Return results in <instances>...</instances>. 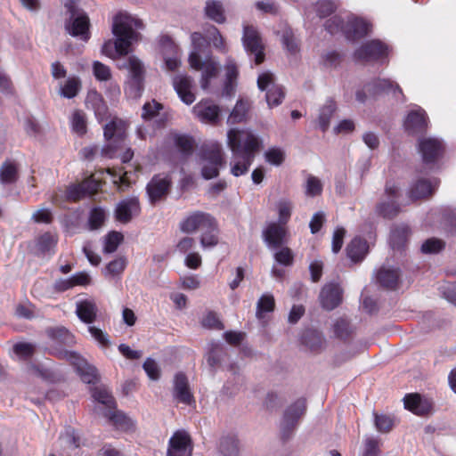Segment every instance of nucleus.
Listing matches in <instances>:
<instances>
[{
    "label": "nucleus",
    "mask_w": 456,
    "mask_h": 456,
    "mask_svg": "<svg viewBox=\"0 0 456 456\" xmlns=\"http://www.w3.org/2000/svg\"><path fill=\"white\" fill-rule=\"evenodd\" d=\"M336 105L332 100H328L320 109L318 116V124L320 128L324 132L328 129L330 118L335 112Z\"/></svg>",
    "instance_id": "42"
},
{
    "label": "nucleus",
    "mask_w": 456,
    "mask_h": 456,
    "mask_svg": "<svg viewBox=\"0 0 456 456\" xmlns=\"http://www.w3.org/2000/svg\"><path fill=\"white\" fill-rule=\"evenodd\" d=\"M399 188L392 182L387 183L385 194L387 198V201L383 200L377 207V211L379 215L384 217H393L399 211V206L396 201Z\"/></svg>",
    "instance_id": "13"
},
{
    "label": "nucleus",
    "mask_w": 456,
    "mask_h": 456,
    "mask_svg": "<svg viewBox=\"0 0 456 456\" xmlns=\"http://www.w3.org/2000/svg\"><path fill=\"white\" fill-rule=\"evenodd\" d=\"M192 111L201 122L215 124L218 120L220 108L210 100H201L192 108Z\"/></svg>",
    "instance_id": "15"
},
{
    "label": "nucleus",
    "mask_w": 456,
    "mask_h": 456,
    "mask_svg": "<svg viewBox=\"0 0 456 456\" xmlns=\"http://www.w3.org/2000/svg\"><path fill=\"white\" fill-rule=\"evenodd\" d=\"M128 71V78L126 82L125 93L129 98L141 97L143 91L145 68L142 61L135 55H130L125 63L120 66Z\"/></svg>",
    "instance_id": "4"
},
{
    "label": "nucleus",
    "mask_w": 456,
    "mask_h": 456,
    "mask_svg": "<svg viewBox=\"0 0 456 456\" xmlns=\"http://www.w3.org/2000/svg\"><path fill=\"white\" fill-rule=\"evenodd\" d=\"M265 160L271 165L280 166L285 159V152L281 148H270L265 153Z\"/></svg>",
    "instance_id": "57"
},
{
    "label": "nucleus",
    "mask_w": 456,
    "mask_h": 456,
    "mask_svg": "<svg viewBox=\"0 0 456 456\" xmlns=\"http://www.w3.org/2000/svg\"><path fill=\"white\" fill-rule=\"evenodd\" d=\"M106 211L100 207L91 209L88 224L91 230H96L102 227L106 220Z\"/></svg>",
    "instance_id": "52"
},
{
    "label": "nucleus",
    "mask_w": 456,
    "mask_h": 456,
    "mask_svg": "<svg viewBox=\"0 0 456 456\" xmlns=\"http://www.w3.org/2000/svg\"><path fill=\"white\" fill-rule=\"evenodd\" d=\"M205 13L210 20L223 23L225 20L223 4L219 1H208L205 6Z\"/></svg>",
    "instance_id": "41"
},
{
    "label": "nucleus",
    "mask_w": 456,
    "mask_h": 456,
    "mask_svg": "<svg viewBox=\"0 0 456 456\" xmlns=\"http://www.w3.org/2000/svg\"><path fill=\"white\" fill-rule=\"evenodd\" d=\"M322 191L321 180L314 175H309L305 183V194L310 197L320 195Z\"/></svg>",
    "instance_id": "59"
},
{
    "label": "nucleus",
    "mask_w": 456,
    "mask_h": 456,
    "mask_svg": "<svg viewBox=\"0 0 456 456\" xmlns=\"http://www.w3.org/2000/svg\"><path fill=\"white\" fill-rule=\"evenodd\" d=\"M379 284L387 289H395L399 280V271L383 266L377 274Z\"/></svg>",
    "instance_id": "37"
},
{
    "label": "nucleus",
    "mask_w": 456,
    "mask_h": 456,
    "mask_svg": "<svg viewBox=\"0 0 456 456\" xmlns=\"http://www.w3.org/2000/svg\"><path fill=\"white\" fill-rule=\"evenodd\" d=\"M254 158L248 156H239L234 158L233 163L231 164V173L234 176H240L246 174L253 162Z\"/></svg>",
    "instance_id": "47"
},
{
    "label": "nucleus",
    "mask_w": 456,
    "mask_h": 456,
    "mask_svg": "<svg viewBox=\"0 0 456 456\" xmlns=\"http://www.w3.org/2000/svg\"><path fill=\"white\" fill-rule=\"evenodd\" d=\"M93 71L95 78L99 81H109L112 77L110 67L98 61H94Z\"/></svg>",
    "instance_id": "58"
},
{
    "label": "nucleus",
    "mask_w": 456,
    "mask_h": 456,
    "mask_svg": "<svg viewBox=\"0 0 456 456\" xmlns=\"http://www.w3.org/2000/svg\"><path fill=\"white\" fill-rule=\"evenodd\" d=\"M224 164L222 145L215 142L206 145L201 151V175L208 180L216 177L219 168Z\"/></svg>",
    "instance_id": "6"
},
{
    "label": "nucleus",
    "mask_w": 456,
    "mask_h": 456,
    "mask_svg": "<svg viewBox=\"0 0 456 456\" xmlns=\"http://www.w3.org/2000/svg\"><path fill=\"white\" fill-rule=\"evenodd\" d=\"M282 44L287 51L295 54L299 50V43L290 28H285L281 36Z\"/></svg>",
    "instance_id": "54"
},
{
    "label": "nucleus",
    "mask_w": 456,
    "mask_h": 456,
    "mask_svg": "<svg viewBox=\"0 0 456 456\" xmlns=\"http://www.w3.org/2000/svg\"><path fill=\"white\" fill-rule=\"evenodd\" d=\"M284 224L271 223L263 232L264 240L269 247L277 248L281 246L286 235Z\"/></svg>",
    "instance_id": "25"
},
{
    "label": "nucleus",
    "mask_w": 456,
    "mask_h": 456,
    "mask_svg": "<svg viewBox=\"0 0 456 456\" xmlns=\"http://www.w3.org/2000/svg\"><path fill=\"white\" fill-rule=\"evenodd\" d=\"M217 226L216 220L214 221V227L207 228L202 231L200 235V245L203 248H210L217 245L218 243V236H217Z\"/></svg>",
    "instance_id": "48"
},
{
    "label": "nucleus",
    "mask_w": 456,
    "mask_h": 456,
    "mask_svg": "<svg viewBox=\"0 0 456 456\" xmlns=\"http://www.w3.org/2000/svg\"><path fill=\"white\" fill-rule=\"evenodd\" d=\"M192 450L190 435L184 430H178L169 439L167 456H191Z\"/></svg>",
    "instance_id": "10"
},
{
    "label": "nucleus",
    "mask_w": 456,
    "mask_h": 456,
    "mask_svg": "<svg viewBox=\"0 0 456 456\" xmlns=\"http://www.w3.org/2000/svg\"><path fill=\"white\" fill-rule=\"evenodd\" d=\"M174 395L176 400L184 404H191L193 402V395L191 392L186 376L177 373L174 379Z\"/></svg>",
    "instance_id": "24"
},
{
    "label": "nucleus",
    "mask_w": 456,
    "mask_h": 456,
    "mask_svg": "<svg viewBox=\"0 0 456 456\" xmlns=\"http://www.w3.org/2000/svg\"><path fill=\"white\" fill-rule=\"evenodd\" d=\"M380 441L374 437H367L364 440L363 456H379Z\"/></svg>",
    "instance_id": "64"
},
{
    "label": "nucleus",
    "mask_w": 456,
    "mask_h": 456,
    "mask_svg": "<svg viewBox=\"0 0 456 456\" xmlns=\"http://www.w3.org/2000/svg\"><path fill=\"white\" fill-rule=\"evenodd\" d=\"M93 397L95 401L107 406L110 410L113 406V398L106 388L95 387L93 391Z\"/></svg>",
    "instance_id": "60"
},
{
    "label": "nucleus",
    "mask_w": 456,
    "mask_h": 456,
    "mask_svg": "<svg viewBox=\"0 0 456 456\" xmlns=\"http://www.w3.org/2000/svg\"><path fill=\"white\" fill-rule=\"evenodd\" d=\"M302 343L312 352H320L325 345L322 334L316 330H305L302 336Z\"/></svg>",
    "instance_id": "38"
},
{
    "label": "nucleus",
    "mask_w": 456,
    "mask_h": 456,
    "mask_svg": "<svg viewBox=\"0 0 456 456\" xmlns=\"http://www.w3.org/2000/svg\"><path fill=\"white\" fill-rule=\"evenodd\" d=\"M320 301L323 308L332 310L342 301V289L338 283L326 284L321 293Z\"/></svg>",
    "instance_id": "19"
},
{
    "label": "nucleus",
    "mask_w": 456,
    "mask_h": 456,
    "mask_svg": "<svg viewBox=\"0 0 456 456\" xmlns=\"http://www.w3.org/2000/svg\"><path fill=\"white\" fill-rule=\"evenodd\" d=\"M170 187V179L160 175H155L147 185V193L153 203L165 197Z\"/></svg>",
    "instance_id": "21"
},
{
    "label": "nucleus",
    "mask_w": 456,
    "mask_h": 456,
    "mask_svg": "<svg viewBox=\"0 0 456 456\" xmlns=\"http://www.w3.org/2000/svg\"><path fill=\"white\" fill-rule=\"evenodd\" d=\"M341 29L350 40L359 39L368 35L371 29V25L366 20L359 18H349Z\"/></svg>",
    "instance_id": "20"
},
{
    "label": "nucleus",
    "mask_w": 456,
    "mask_h": 456,
    "mask_svg": "<svg viewBox=\"0 0 456 456\" xmlns=\"http://www.w3.org/2000/svg\"><path fill=\"white\" fill-rule=\"evenodd\" d=\"M219 450L224 456H238L239 441L235 436H226L220 440Z\"/></svg>",
    "instance_id": "40"
},
{
    "label": "nucleus",
    "mask_w": 456,
    "mask_h": 456,
    "mask_svg": "<svg viewBox=\"0 0 456 456\" xmlns=\"http://www.w3.org/2000/svg\"><path fill=\"white\" fill-rule=\"evenodd\" d=\"M366 90L368 92H372V94H377L379 93H387L392 94L394 96H396V94H399L403 98V94L402 89L398 86L397 83L390 80V79H378L374 81L372 84H369L366 86Z\"/></svg>",
    "instance_id": "30"
},
{
    "label": "nucleus",
    "mask_w": 456,
    "mask_h": 456,
    "mask_svg": "<svg viewBox=\"0 0 456 456\" xmlns=\"http://www.w3.org/2000/svg\"><path fill=\"white\" fill-rule=\"evenodd\" d=\"M173 86L183 102L191 105L195 101L193 80L189 76L180 74L174 77Z\"/></svg>",
    "instance_id": "14"
},
{
    "label": "nucleus",
    "mask_w": 456,
    "mask_h": 456,
    "mask_svg": "<svg viewBox=\"0 0 456 456\" xmlns=\"http://www.w3.org/2000/svg\"><path fill=\"white\" fill-rule=\"evenodd\" d=\"M227 144L233 154V158L248 156L255 158L261 149L260 138L249 129L232 128L227 133Z\"/></svg>",
    "instance_id": "2"
},
{
    "label": "nucleus",
    "mask_w": 456,
    "mask_h": 456,
    "mask_svg": "<svg viewBox=\"0 0 456 456\" xmlns=\"http://www.w3.org/2000/svg\"><path fill=\"white\" fill-rule=\"evenodd\" d=\"M126 258L118 256L106 265L103 270V274L107 278L119 276L126 269Z\"/></svg>",
    "instance_id": "45"
},
{
    "label": "nucleus",
    "mask_w": 456,
    "mask_h": 456,
    "mask_svg": "<svg viewBox=\"0 0 456 456\" xmlns=\"http://www.w3.org/2000/svg\"><path fill=\"white\" fill-rule=\"evenodd\" d=\"M410 234V229L405 224L395 227L390 235V242L394 248H400L407 240Z\"/></svg>",
    "instance_id": "44"
},
{
    "label": "nucleus",
    "mask_w": 456,
    "mask_h": 456,
    "mask_svg": "<svg viewBox=\"0 0 456 456\" xmlns=\"http://www.w3.org/2000/svg\"><path fill=\"white\" fill-rule=\"evenodd\" d=\"M111 423L120 430H130L134 428V421L121 411H114L110 414Z\"/></svg>",
    "instance_id": "49"
},
{
    "label": "nucleus",
    "mask_w": 456,
    "mask_h": 456,
    "mask_svg": "<svg viewBox=\"0 0 456 456\" xmlns=\"http://www.w3.org/2000/svg\"><path fill=\"white\" fill-rule=\"evenodd\" d=\"M80 89V81L77 78H69L61 88V94L66 98L75 97Z\"/></svg>",
    "instance_id": "62"
},
{
    "label": "nucleus",
    "mask_w": 456,
    "mask_h": 456,
    "mask_svg": "<svg viewBox=\"0 0 456 456\" xmlns=\"http://www.w3.org/2000/svg\"><path fill=\"white\" fill-rule=\"evenodd\" d=\"M49 335L57 342L70 346L75 343L74 336L65 328L61 327L49 331Z\"/></svg>",
    "instance_id": "56"
},
{
    "label": "nucleus",
    "mask_w": 456,
    "mask_h": 456,
    "mask_svg": "<svg viewBox=\"0 0 456 456\" xmlns=\"http://www.w3.org/2000/svg\"><path fill=\"white\" fill-rule=\"evenodd\" d=\"M249 108L248 101L239 100L228 118V123L236 124L245 120Z\"/></svg>",
    "instance_id": "43"
},
{
    "label": "nucleus",
    "mask_w": 456,
    "mask_h": 456,
    "mask_svg": "<svg viewBox=\"0 0 456 456\" xmlns=\"http://www.w3.org/2000/svg\"><path fill=\"white\" fill-rule=\"evenodd\" d=\"M419 152L426 164L435 162L444 151L443 143L436 138H425L419 142Z\"/></svg>",
    "instance_id": "18"
},
{
    "label": "nucleus",
    "mask_w": 456,
    "mask_h": 456,
    "mask_svg": "<svg viewBox=\"0 0 456 456\" xmlns=\"http://www.w3.org/2000/svg\"><path fill=\"white\" fill-rule=\"evenodd\" d=\"M19 178V167L14 161H5L0 167V183L3 185L12 184Z\"/></svg>",
    "instance_id": "36"
},
{
    "label": "nucleus",
    "mask_w": 456,
    "mask_h": 456,
    "mask_svg": "<svg viewBox=\"0 0 456 456\" xmlns=\"http://www.w3.org/2000/svg\"><path fill=\"white\" fill-rule=\"evenodd\" d=\"M374 415V423L377 430L380 433H388L392 430L395 422L394 419L391 416L385 414H378L376 412Z\"/></svg>",
    "instance_id": "55"
},
{
    "label": "nucleus",
    "mask_w": 456,
    "mask_h": 456,
    "mask_svg": "<svg viewBox=\"0 0 456 456\" xmlns=\"http://www.w3.org/2000/svg\"><path fill=\"white\" fill-rule=\"evenodd\" d=\"M257 86L261 91H266L265 99L270 108L282 102L285 94L281 86L275 83L273 73L269 71L261 73L257 78Z\"/></svg>",
    "instance_id": "7"
},
{
    "label": "nucleus",
    "mask_w": 456,
    "mask_h": 456,
    "mask_svg": "<svg viewBox=\"0 0 456 456\" xmlns=\"http://www.w3.org/2000/svg\"><path fill=\"white\" fill-rule=\"evenodd\" d=\"M141 211L140 203L136 197H129L121 200L116 208L115 215L118 221L126 224L138 216Z\"/></svg>",
    "instance_id": "16"
},
{
    "label": "nucleus",
    "mask_w": 456,
    "mask_h": 456,
    "mask_svg": "<svg viewBox=\"0 0 456 456\" xmlns=\"http://www.w3.org/2000/svg\"><path fill=\"white\" fill-rule=\"evenodd\" d=\"M59 444L63 451V456H69L72 452L79 447V437L73 428H68L60 436Z\"/></svg>",
    "instance_id": "34"
},
{
    "label": "nucleus",
    "mask_w": 456,
    "mask_h": 456,
    "mask_svg": "<svg viewBox=\"0 0 456 456\" xmlns=\"http://www.w3.org/2000/svg\"><path fill=\"white\" fill-rule=\"evenodd\" d=\"M163 54L166 69L167 70L174 71L180 66L181 61L178 48L169 38H166L163 41Z\"/></svg>",
    "instance_id": "28"
},
{
    "label": "nucleus",
    "mask_w": 456,
    "mask_h": 456,
    "mask_svg": "<svg viewBox=\"0 0 456 456\" xmlns=\"http://www.w3.org/2000/svg\"><path fill=\"white\" fill-rule=\"evenodd\" d=\"M72 131L79 135L86 133V114L81 110H75L70 118Z\"/></svg>",
    "instance_id": "50"
},
{
    "label": "nucleus",
    "mask_w": 456,
    "mask_h": 456,
    "mask_svg": "<svg viewBox=\"0 0 456 456\" xmlns=\"http://www.w3.org/2000/svg\"><path fill=\"white\" fill-rule=\"evenodd\" d=\"M225 82L223 89V96H232L236 87V80L239 74L238 67L232 59H227L225 66Z\"/></svg>",
    "instance_id": "29"
},
{
    "label": "nucleus",
    "mask_w": 456,
    "mask_h": 456,
    "mask_svg": "<svg viewBox=\"0 0 456 456\" xmlns=\"http://www.w3.org/2000/svg\"><path fill=\"white\" fill-rule=\"evenodd\" d=\"M56 244V235L51 232H45L35 240L33 249L37 255H53Z\"/></svg>",
    "instance_id": "31"
},
{
    "label": "nucleus",
    "mask_w": 456,
    "mask_h": 456,
    "mask_svg": "<svg viewBox=\"0 0 456 456\" xmlns=\"http://www.w3.org/2000/svg\"><path fill=\"white\" fill-rule=\"evenodd\" d=\"M387 50V46L382 42L372 40L358 48L354 53V56L357 60L372 61L385 56Z\"/></svg>",
    "instance_id": "17"
},
{
    "label": "nucleus",
    "mask_w": 456,
    "mask_h": 456,
    "mask_svg": "<svg viewBox=\"0 0 456 456\" xmlns=\"http://www.w3.org/2000/svg\"><path fill=\"white\" fill-rule=\"evenodd\" d=\"M428 126L426 113L423 110L411 111L404 122L405 129L411 134L422 132Z\"/></svg>",
    "instance_id": "26"
},
{
    "label": "nucleus",
    "mask_w": 456,
    "mask_h": 456,
    "mask_svg": "<svg viewBox=\"0 0 456 456\" xmlns=\"http://www.w3.org/2000/svg\"><path fill=\"white\" fill-rule=\"evenodd\" d=\"M124 236L118 232H109L104 240L103 252L113 253L117 250L120 243L123 241Z\"/></svg>",
    "instance_id": "53"
},
{
    "label": "nucleus",
    "mask_w": 456,
    "mask_h": 456,
    "mask_svg": "<svg viewBox=\"0 0 456 456\" xmlns=\"http://www.w3.org/2000/svg\"><path fill=\"white\" fill-rule=\"evenodd\" d=\"M101 187V183L90 176L81 183L71 184L66 190L59 189L51 196V201L61 206L65 200L77 201L86 195L96 193Z\"/></svg>",
    "instance_id": "5"
},
{
    "label": "nucleus",
    "mask_w": 456,
    "mask_h": 456,
    "mask_svg": "<svg viewBox=\"0 0 456 456\" xmlns=\"http://www.w3.org/2000/svg\"><path fill=\"white\" fill-rule=\"evenodd\" d=\"M242 41L247 52L255 56L256 64L262 63L265 59L264 45L258 32L254 27H244Z\"/></svg>",
    "instance_id": "11"
},
{
    "label": "nucleus",
    "mask_w": 456,
    "mask_h": 456,
    "mask_svg": "<svg viewBox=\"0 0 456 456\" xmlns=\"http://www.w3.org/2000/svg\"><path fill=\"white\" fill-rule=\"evenodd\" d=\"M202 40L203 37L200 33L195 32L191 35L194 51L189 56V63L192 69L202 70L200 86L203 90H208L211 78L216 77L219 72V63L212 57H208L205 61L201 60L199 51Z\"/></svg>",
    "instance_id": "3"
},
{
    "label": "nucleus",
    "mask_w": 456,
    "mask_h": 456,
    "mask_svg": "<svg viewBox=\"0 0 456 456\" xmlns=\"http://www.w3.org/2000/svg\"><path fill=\"white\" fill-rule=\"evenodd\" d=\"M215 218L205 212L194 211L186 216L179 224L180 230L184 233H194L198 230L204 231L214 227Z\"/></svg>",
    "instance_id": "8"
},
{
    "label": "nucleus",
    "mask_w": 456,
    "mask_h": 456,
    "mask_svg": "<svg viewBox=\"0 0 456 456\" xmlns=\"http://www.w3.org/2000/svg\"><path fill=\"white\" fill-rule=\"evenodd\" d=\"M438 186V182H431L427 179L418 180L410 190V198L411 200L424 199L431 195Z\"/></svg>",
    "instance_id": "32"
},
{
    "label": "nucleus",
    "mask_w": 456,
    "mask_h": 456,
    "mask_svg": "<svg viewBox=\"0 0 456 456\" xmlns=\"http://www.w3.org/2000/svg\"><path fill=\"white\" fill-rule=\"evenodd\" d=\"M98 308L93 299H83L76 303V314L86 323H92L96 319Z\"/></svg>",
    "instance_id": "27"
},
{
    "label": "nucleus",
    "mask_w": 456,
    "mask_h": 456,
    "mask_svg": "<svg viewBox=\"0 0 456 456\" xmlns=\"http://www.w3.org/2000/svg\"><path fill=\"white\" fill-rule=\"evenodd\" d=\"M86 104L88 109L94 111L98 119L102 120L107 114V106L102 96L95 90L89 91L86 99Z\"/></svg>",
    "instance_id": "33"
},
{
    "label": "nucleus",
    "mask_w": 456,
    "mask_h": 456,
    "mask_svg": "<svg viewBox=\"0 0 456 456\" xmlns=\"http://www.w3.org/2000/svg\"><path fill=\"white\" fill-rule=\"evenodd\" d=\"M127 123L118 118H112L104 126V137L113 143L122 142L126 135Z\"/></svg>",
    "instance_id": "22"
},
{
    "label": "nucleus",
    "mask_w": 456,
    "mask_h": 456,
    "mask_svg": "<svg viewBox=\"0 0 456 456\" xmlns=\"http://www.w3.org/2000/svg\"><path fill=\"white\" fill-rule=\"evenodd\" d=\"M59 357L66 359L77 369L83 382L91 384L96 379V369L88 364L78 354L73 351H63L59 353Z\"/></svg>",
    "instance_id": "9"
},
{
    "label": "nucleus",
    "mask_w": 456,
    "mask_h": 456,
    "mask_svg": "<svg viewBox=\"0 0 456 456\" xmlns=\"http://www.w3.org/2000/svg\"><path fill=\"white\" fill-rule=\"evenodd\" d=\"M142 28V21L130 14L126 12L117 14L112 24L116 40L115 42L109 40L103 44L102 54L112 59H115L117 55L127 54L131 45L139 40L140 34L137 29Z\"/></svg>",
    "instance_id": "1"
},
{
    "label": "nucleus",
    "mask_w": 456,
    "mask_h": 456,
    "mask_svg": "<svg viewBox=\"0 0 456 456\" xmlns=\"http://www.w3.org/2000/svg\"><path fill=\"white\" fill-rule=\"evenodd\" d=\"M305 401L299 399L291 404L284 414V423L287 426L293 425L305 411Z\"/></svg>",
    "instance_id": "39"
},
{
    "label": "nucleus",
    "mask_w": 456,
    "mask_h": 456,
    "mask_svg": "<svg viewBox=\"0 0 456 456\" xmlns=\"http://www.w3.org/2000/svg\"><path fill=\"white\" fill-rule=\"evenodd\" d=\"M108 172L113 176V183L118 185L119 191H125L129 187L130 180L128 175L130 171L124 170V168L108 169Z\"/></svg>",
    "instance_id": "51"
},
{
    "label": "nucleus",
    "mask_w": 456,
    "mask_h": 456,
    "mask_svg": "<svg viewBox=\"0 0 456 456\" xmlns=\"http://www.w3.org/2000/svg\"><path fill=\"white\" fill-rule=\"evenodd\" d=\"M274 298L273 295L265 294L257 302V312L256 314L260 316L262 313L272 312L274 309Z\"/></svg>",
    "instance_id": "63"
},
{
    "label": "nucleus",
    "mask_w": 456,
    "mask_h": 456,
    "mask_svg": "<svg viewBox=\"0 0 456 456\" xmlns=\"http://www.w3.org/2000/svg\"><path fill=\"white\" fill-rule=\"evenodd\" d=\"M403 402L407 410L419 416L429 413L432 409V403L427 398H422L419 394L405 395Z\"/></svg>",
    "instance_id": "23"
},
{
    "label": "nucleus",
    "mask_w": 456,
    "mask_h": 456,
    "mask_svg": "<svg viewBox=\"0 0 456 456\" xmlns=\"http://www.w3.org/2000/svg\"><path fill=\"white\" fill-rule=\"evenodd\" d=\"M368 248L366 240L356 237L346 247V253L353 262H359L366 256Z\"/></svg>",
    "instance_id": "35"
},
{
    "label": "nucleus",
    "mask_w": 456,
    "mask_h": 456,
    "mask_svg": "<svg viewBox=\"0 0 456 456\" xmlns=\"http://www.w3.org/2000/svg\"><path fill=\"white\" fill-rule=\"evenodd\" d=\"M292 203L287 200H281L277 203L279 223L285 224L291 216Z\"/></svg>",
    "instance_id": "61"
},
{
    "label": "nucleus",
    "mask_w": 456,
    "mask_h": 456,
    "mask_svg": "<svg viewBox=\"0 0 456 456\" xmlns=\"http://www.w3.org/2000/svg\"><path fill=\"white\" fill-rule=\"evenodd\" d=\"M89 27V18L85 12H72L66 24L69 34L83 41H87L90 37Z\"/></svg>",
    "instance_id": "12"
},
{
    "label": "nucleus",
    "mask_w": 456,
    "mask_h": 456,
    "mask_svg": "<svg viewBox=\"0 0 456 456\" xmlns=\"http://www.w3.org/2000/svg\"><path fill=\"white\" fill-rule=\"evenodd\" d=\"M206 39L212 44V45L222 53L227 52L224 38L220 34L219 30L212 26L206 30Z\"/></svg>",
    "instance_id": "46"
}]
</instances>
